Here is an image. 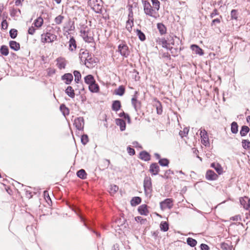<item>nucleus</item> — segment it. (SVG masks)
Here are the masks:
<instances>
[{
  "instance_id": "12",
  "label": "nucleus",
  "mask_w": 250,
  "mask_h": 250,
  "mask_svg": "<svg viewBox=\"0 0 250 250\" xmlns=\"http://www.w3.org/2000/svg\"><path fill=\"white\" fill-rule=\"evenodd\" d=\"M206 178L208 180H215L218 178V175L213 171L208 170L206 172Z\"/></svg>"
},
{
  "instance_id": "58",
  "label": "nucleus",
  "mask_w": 250,
  "mask_h": 250,
  "mask_svg": "<svg viewBox=\"0 0 250 250\" xmlns=\"http://www.w3.org/2000/svg\"><path fill=\"white\" fill-rule=\"evenodd\" d=\"M157 112L158 114H161L162 113V109L161 108V105H160V107H157Z\"/></svg>"
},
{
  "instance_id": "64",
  "label": "nucleus",
  "mask_w": 250,
  "mask_h": 250,
  "mask_svg": "<svg viewBox=\"0 0 250 250\" xmlns=\"http://www.w3.org/2000/svg\"><path fill=\"white\" fill-rule=\"evenodd\" d=\"M232 219L233 220H238V216H235L234 217H232Z\"/></svg>"
},
{
  "instance_id": "27",
  "label": "nucleus",
  "mask_w": 250,
  "mask_h": 250,
  "mask_svg": "<svg viewBox=\"0 0 250 250\" xmlns=\"http://www.w3.org/2000/svg\"><path fill=\"white\" fill-rule=\"evenodd\" d=\"M250 131V128L248 126L243 125L242 126L240 134L241 136H245Z\"/></svg>"
},
{
  "instance_id": "10",
  "label": "nucleus",
  "mask_w": 250,
  "mask_h": 250,
  "mask_svg": "<svg viewBox=\"0 0 250 250\" xmlns=\"http://www.w3.org/2000/svg\"><path fill=\"white\" fill-rule=\"evenodd\" d=\"M74 125L77 129L82 130L84 126L83 118L81 117L76 118L74 121Z\"/></svg>"
},
{
  "instance_id": "26",
  "label": "nucleus",
  "mask_w": 250,
  "mask_h": 250,
  "mask_svg": "<svg viewBox=\"0 0 250 250\" xmlns=\"http://www.w3.org/2000/svg\"><path fill=\"white\" fill-rule=\"evenodd\" d=\"M157 28L160 33L161 35L165 34L166 33L167 29L165 26L162 23H158L157 25Z\"/></svg>"
},
{
  "instance_id": "51",
  "label": "nucleus",
  "mask_w": 250,
  "mask_h": 250,
  "mask_svg": "<svg viewBox=\"0 0 250 250\" xmlns=\"http://www.w3.org/2000/svg\"><path fill=\"white\" fill-rule=\"evenodd\" d=\"M103 165L104 168H107L110 164V161L109 160L104 159L103 161Z\"/></svg>"
},
{
  "instance_id": "52",
  "label": "nucleus",
  "mask_w": 250,
  "mask_h": 250,
  "mask_svg": "<svg viewBox=\"0 0 250 250\" xmlns=\"http://www.w3.org/2000/svg\"><path fill=\"white\" fill-rule=\"evenodd\" d=\"M119 116L121 117L124 116L125 119H127L128 120V122L129 123L130 122V118H129V116L127 114H125L124 112L120 113Z\"/></svg>"
},
{
  "instance_id": "15",
  "label": "nucleus",
  "mask_w": 250,
  "mask_h": 250,
  "mask_svg": "<svg viewBox=\"0 0 250 250\" xmlns=\"http://www.w3.org/2000/svg\"><path fill=\"white\" fill-rule=\"evenodd\" d=\"M149 171L153 175H157L159 171V167L156 163H153L150 166Z\"/></svg>"
},
{
  "instance_id": "3",
  "label": "nucleus",
  "mask_w": 250,
  "mask_h": 250,
  "mask_svg": "<svg viewBox=\"0 0 250 250\" xmlns=\"http://www.w3.org/2000/svg\"><path fill=\"white\" fill-rule=\"evenodd\" d=\"M56 39L57 36L50 32H47L46 33L42 34L41 35V41L43 43H51Z\"/></svg>"
},
{
  "instance_id": "60",
  "label": "nucleus",
  "mask_w": 250,
  "mask_h": 250,
  "mask_svg": "<svg viewBox=\"0 0 250 250\" xmlns=\"http://www.w3.org/2000/svg\"><path fill=\"white\" fill-rule=\"evenodd\" d=\"M215 22L220 23V20L219 19H215L213 20L212 21V25L213 23H215Z\"/></svg>"
},
{
  "instance_id": "21",
  "label": "nucleus",
  "mask_w": 250,
  "mask_h": 250,
  "mask_svg": "<svg viewBox=\"0 0 250 250\" xmlns=\"http://www.w3.org/2000/svg\"><path fill=\"white\" fill-rule=\"evenodd\" d=\"M140 158L144 161H147L150 159V156L148 153L144 151L140 153Z\"/></svg>"
},
{
  "instance_id": "17",
  "label": "nucleus",
  "mask_w": 250,
  "mask_h": 250,
  "mask_svg": "<svg viewBox=\"0 0 250 250\" xmlns=\"http://www.w3.org/2000/svg\"><path fill=\"white\" fill-rule=\"evenodd\" d=\"M66 65L65 61L63 58H59L57 59V66L60 69H64Z\"/></svg>"
},
{
  "instance_id": "31",
  "label": "nucleus",
  "mask_w": 250,
  "mask_h": 250,
  "mask_svg": "<svg viewBox=\"0 0 250 250\" xmlns=\"http://www.w3.org/2000/svg\"><path fill=\"white\" fill-rule=\"evenodd\" d=\"M238 131V125L235 122H233L231 124V131L233 134H236Z\"/></svg>"
},
{
  "instance_id": "32",
  "label": "nucleus",
  "mask_w": 250,
  "mask_h": 250,
  "mask_svg": "<svg viewBox=\"0 0 250 250\" xmlns=\"http://www.w3.org/2000/svg\"><path fill=\"white\" fill-rule=\"evenodd\" d=\"M125 91L124 87L122 85L120 86L117 89H115V94L119 96H122L124 95Z\"/></svg>"
},
{
  "instance_id": "1",
  "label": "nucleus",
  "mask_w": 250,
  "mask_h": 250,
  "mask_svg": "<svg viewBox=\"0 0 250 250\" xmlns=\"http://www.w3.org/2000/svg\"><path fill=\"white\" fill-rule=\"evenodd\" d=\"M88 5L97 13L101 12L103 8L102 0H89Z\"/></svg>"
},
{
  "instance_id": "5",
  "label": "nucleus",
  "mask_w": 250,
  "mask_h": 250,
  "mask_svg": "<svg viewBox=\"0 0 250 250\" xmlns=\"http://www.w3.org/2000/svg\"><path fill=\"white\" fill-rule=\"evenodd\" d=\"M142 3L144 6V10L146 15L150 17H155L154 13H155L154 10L152 8L150 3L146 0H142Z\"/></svg>"
},
{
  "instance_id": "16",
  "label": "nucleus",
  "mask_w": 250,
  "mask_h": 250,
  "mask_svg": "<svg viewBox=\"0 0 250 250\" xmlns=\"http://www.w3.org/2000/svg\"><path fill=\"white\" fill-rule=\"evenodd\" d=\"M116 124L120 126V130L123 131L125 129L126 124L125 122L121 119H117L115 120Z\"/></svg>"
},
{
  "instance_id": "53",
  "label": "nucleus",
  "mask_w": 250,
  "mask_h": 250,
  "mask_svg": "<svg viewBox=\"0 0 250 250\" xmlns=\"http://www.w3.org/2000/svg\"><path fill=\"white\" fill-rule=\"evenodd\" d=\"M1 27L4 29H6L7 28L8 23L5 20L2 21L1 22Z\"/></svg>"
},
{
  "instance_id": "63",
  "label": "nucleus",
  "mask_w": 250,
  "mask_h": 250,
  "mask_svg": "<svg viewBox=\"0 0 250 250\" xmlns=\"http://www.w3.org/2000/svg\"><path fill=\"white\" fill-rule=\"evenodd\" d=\"M46 194H47V197H48L49 199H50V197L49 196V195H48V193H47L46 191H44V196H46Z\"/></svg>"
},
{
  "instance_id": "28",
  "label": "nucleus",
  "mask_w": 250,
  "mask_h": 250,
  "mask_svg": "<svg viewBox=\"0 0 250 250\" xmlns=\"http://www.w3.org/2000/svg\"><path fill=\"white\" fill-rule=\"evenodd\" d=\"M77 175L81 179H85L86 178L87 174L85 170L83 169H82L77 171Z\"/></svg>"
},
{
  "instance_id": "62",
  "label": "nucleus",
  "mask_w": 250,
  "mask_h": 250,
  "mask_svg": "<svg viewBox=\"0 0 250 250\" xmlns=\"http://www.w3.org/2000/svg\"><path fill=\"white\" fill-rule=\"evenodd\" d=\"M155 156L156 157V158L157 159H160V156L159 154L158 153H155Z\"/></svg>"
},
{
  "instance_id": "36",
  "label": "nucleus",
  "mask_w": 250,
  "mask_h": 250,
  "mask_svg": "<svg viewBox=\"0 0 250 250\" xmlns=\"http://www.w3.org/2000/svg\"><path fill=\"white\" fill-rule=\"evenodd\" d=\"M43 22V19L42 17H39L34 21V24L36 27H40L42 25Z\"/></svg>"
},
{
  "instance_id": "49",
  "label": "nucleus",
  "mask_w": 250,
  "mask_h": 250,
  "mask_svg": "<svg viewBox=\"0 0 250 250\" xmlns=\"http://www.w3.org/2000/svg\"><path fill=\"white\" fill-rule=\"evenodd\" d=\"M135 219L137 222H140L141 224H144L146 222V219H143L141 216L136 217Z\"/></svg>"
},
{
  "instance_id": "47",
  "label": "nucleus",
  "mask_w": 250,
  "mask_h": 250,
  "mask_svg": "<svg viewBox=\"0 0 250 250\" xmlns=\"http://www.w3.org/2000/svg\"><path fill=\"white\" fill-rule=\"evenodd\" d=\"M63 19V17L61 15H59L55 18V21L56 24H60L62 23Z\"/></svg>"
},
{
  "instance_id": "40",
  "label": "nucleus",
  "mask_w": 250,
  "mask_h": 250,
  "mask_svg": "<svg viewBox=\"0 0 250 250\" xmlns=\"http://www.w3.org/2000/svg\"><path fill=\"white\" fill-rule=\"evenodd\" d=\"M136 32L137 36L141 41H144L146 40L145 34L140 30L137 29Z\"/></svg>"
},
{
  "instance_id": "39",
  "label": "nucleus",
  "mask_w": 250,
  "mask_h": 250,
  "mask_svg": "<svg viewBox=\"0 0 250 250\" xmlns=\"http://www.w3.org/2000/svg\"><path fill=\"white\" fill-rule=\"evenodd\" d=\"M73 74L75 77V82L76 83H78L80 80L81 79V74L80 72L78 71L75 70L73 72Z\"/></svg>"
},
{
  "instance_id": "48",
  "label": "nucleus",
  "mask_w": 250,
  "mask_h": 250,
  "mask_svg": "<svg viewBox=\"0 0 250 250\" xmlns=\"http://www.w3.org/2000/svg\"><path fill=\"white\" fill-rule=\"evenodd\" d=\"M81 142L83 144L85 145L88 142V136L86 135H83L81 137Z\"/></svg>"
},
{
  "instance_id": "2",
  "label": "nucleus",
  "mask_w": 250,
  "mask_h": 250,
  "mask_svg": "<svg viewBox=\"0 0 250 250\" xmlns=\"http://www.w3.org/2000/svg\"><path fill=\"white\" fill-rule=\"evenodd\" d=\"M144 188L146 196L150 197L152 191L151 179L150 177L146 176L144 180Z\"/></svg>"
},
{
  "instance_id": "56",
  "label": "nucleus",
  "mask_w": 250,
  "mask_h": 250,
  "mask_svg": "<svg viewBox=\"0 0 250 250\" xmlns=\"http://www.w3.org/2000/svg\"><path fill=\"white\" fill-rule=\"evenodd\" d=\"M35 28L34 27L32 26L29 28L28 33L31 35H33L35 32Z\"/></svg>"
},
{
  "instance_id": "13",
  "label": "nucleus",
  "mask_w": 250,
  "mask_h": 250,
  "mask_svg": "<svg viewBox=\"0 0 250 250\" xmlns=\"http://www.w3.org/2000/svg\"><path fill=\"white\" fill-rule=\"evenodd\" d=\"M73 79V77L71 73H66L62 76V80L66 84H70Z\"/></svg>"
},
{
  "instance_id": "23",
  "label": "nucleus",
  "mask_w": 250,
  "mask_h": 250,
  "mask_svg": "<svg viewBox=\"0 0 250 250\" xmlns=\"http://www.w3.org/2000/svg\"><path fill=\"white\" fill-rule=\"evenodd\" d=\"M65 92L70 98H74L75 97L74 90L71 86H68L65 89Z\"/></svg>"
},
{
  "instance_id": "50",
  "label": "nucleus",
  "mask_w": 250,
  "mask_h": 250,
  "mask_svg": "<svg viewBox=\"0 0 250 250\" xmlns=\"http://www.w3.org/2000/svg\"><path fill=\"white\" fill-rule=\"evenodd\" d=\"M127 151L128 154L130 155H133L135 153V150L130 147H127Z\"/></svg>"
},
{
  "instance_id": "43",
  "label": "nucleus",
  "mask_w": 250,
  "mask_h": 250,
  "mask_svg": "<svg viewBox=\"0 0 250 250\" xmlns=\"http://www.w3.org/2000/svg\"><path fill=\"white\" fill-rule=\"evenodd\" d=\"M159 163L162 166H167L169 164V161L167 159H161L159 161Z\"/></svg>"
},
{
  "instance_id": "55",
  "label": "nucleus",
  "mask_w": 250,
  "mask_h": 250,
  "mask_svg": "<svg viewBox=\"0 0 250 250\" xmlns=\"http://www.w3.org/2000/svg\"><path fill=\"white\" fill-rule=\"evenodd\" d=\"M200 248L202 250H209L208 246L205 244H202L200 246Z\"/></svg>"
},
{
  "instance_id": "59",
  "label": "nucleus",
  "mask_w": 250,
  "mask_h": 250,
  "mask_svg": "<svg viewBox=\"0 0 250 250\" xmlns=\"http://www.w3.org/2000/svg\"><path fill=\"white\" fill-rule=\"evenodd\" d=\"M188 131L189 129L187 127H186L184 129L183 132L184 133L185 136L188 134Z\"/></svg>"
},
{
  "instance_id": "44",
  "label": "nucleus",
  "mask_w": 250,
  "mask_h": 250,
  "mask_svg": "<svg viewBox=\"0 0 250 250\" xmlns=\"http://www.w3.org/2000/svg\"><path fill=\"white\" fill-rule=\"evenodd\" d=\"M154 9L158 10L160 8V2L158 0H151Z\"/></svg>"
},
{
  "instance_id": "9",
  "label": "nucleus",
  "mask_w": 250,
  "mask_h": 250,
  "mask_svg": "<svg viewBox=\"0 0 250 250\" xmlns=\"http://www.w3.org/2000/svg\"><path fill=\"white\" fill-rule=\"evenodd\" d=\"M240 204L246 210H250V198L245 196L239 199Z\"/></svg>"
},
{
  "instance_id": "57",
  "label": "nucleus",
  "mask_w": 250,
  "mask_h": 250,
  "mask_svg": "<svg viewBox=\"0 0 250 250\" xmlns=\"http://www.w3.org/2000/svg\"><path fill=\"white\" fill-rule=\"evenodd\" d=\"M218 14V12L216 9H214L213 12L210 14L211 18H213L216 15H217Z\"/></svg>"
},
{
  "instance_id": "29",
  "label": "nucleus",
  "mask_w": 250,
  "mask_h": 250,
  "mask_svg": "<svg viewBox=\"0 0 250 250\" xmlns=\"http://www.w3.org/2000/svg\"><path fill=\"white\" fill-rule=\"evenodd\" d=\"M129 17H130V14L129 15ZM133 26V18L131 19L129 18V19L126 21V28L128 31H130L132 29V27Z\"/></svg>"
},
{
  "instance_id": "24",
  "label": "nucleus",
  "mask_w": 250,
  "mask_h": 250,
  "mask_svg": "<svg viewBox=\"0 0 250 250\" xmlns=\"http://www.w3.org/2000/svg\"><path fill=\"white\" fill-rule=\"evenodd\" d=\"M9 45L11 49L15 51H18L20 48V44L15 41H10L9 42Z\"/></svg>"
},
{
  "instance_id": "41",
  "label": "nucleus",
  "mask_w": 250,
  "mask_h": 250,
  "mask_svg": "<svg viewBox=\"0 0 250 250\" xmlns=\"http://www.w3.org/2000/svg\"><path fill=\"white\" fill-rule=\"evenodd\" d=\"M242 146L244 149L250 148V142L248 140H243L242 141Z\"/></svg>"
},
{
  "instance_id": "46",
  "label": "nucleus",
  "mask_w": 250,
  "mask_h": 250,
  "mask_svg": "<svg viewBox=\"0 0 250 250\" xmlns=\"http://www.w3.org/2000/svg\"><path fill=\"white\" fill-rule=\"evenodd\" d=\"M10 36L11 38L15 39L17 36V30L14 29H12L10 31Z\"/></svg>"
},
{
  "instance_id": "30",
  "label": "nucleus",
  "mask_w": 250,
  "mask_h": 250,
  "mask_svg": "<svg viewBox=\"0 0 250 250\" xmlns=\"http://www.w3.org/2000/svg\"><path fill=\"white\" fill-rule=\"evenodd\" d=\"M121 103L119 101H115L113 102L112 105V108L114 111H118L121 108Z\"/></svg>"
},
{
  "instance_id": "20",
  "label": "nucleus",
  "mask_w": 250,
  "mask_h": 250,
  "mask_svg": "<svg viewBox=\"0 0 250 250\" xmlns=\"http://www.w3.org/2000/svg\"><path fill=\"white\" fill-rule=\"evenodd\" d=\"M76 41L73 37H71L69 41V49L71 51H73L76 48Z\"/></svg>"
},
{
  "instance_id": "18",
  "label": "nucleus",
  "mask_w": 250,
  "mask_h": 250,
  "mask_svg": "<svg viewBox=\"0 0 250 250\" xmlns=\"http://www.w3.org/2000/svg\"><path fill=\"white\" fill-rule=\"evenodd\" d=\"M138 211L141 215H147L148 211L146 205H142L138 208Z\"/></svg>"
},
{
  "instance_id": "35",
  "label": "nucleus",
  "mask_w": 250,
  "mask_h": 250,
  "mask_svg": "<svg viewBox=\"0 0 250 250\" xmlns=\"http://www.w3.org/2000/svg\"><path fill=\"white\" fill-rule=\"evenodd\" d=\"M141 202V199L139 197H133L131 200V204L132 206H135L139 204Z\"/></svg>"
},
{
  "instance_id": "11",
  "label": "nucleus",
  "mask_w": 250,
  "mask_h": 250,
  "mask_svg": "<svg viewBox=\"0 0 250 250\" xmlns=\"http://www.w3.org/2000/svg\"><path fill=\"white\" fill-rule=\"evenodd\" d=\"M88 52L87 50H84L81 49L79 54V58L80 59L82 62H83L86 63V62L88 61Z\"/></svg>"
},
{
  "instance_id": "22",
  "label": "nucleus",
  "mask_w": 250,
  "mask_h": 250,
  "mask_svg": "<svg viewBox=\"0 0 250 250\" xmlns=\"http://www.w3.org/2000/svg\"><path fill=\"white\" fill-rule=\"evenodd\" d=\"M89 90L93 93H97L99 91V85L95 82L89 85Z\"/></svg>"
},
{
  "instance_id": "61",
  "label": "nucleus",
  "mask_w": 250,
  "mask_h": 250,
  "mask_svg": "<svg viewBox=\"0 0 250 250\" xmlns=\"http://www.w3.org/2000/svg\"><path fill=\"white\" fill-rule=\"evenodd\" d=\"M247 121L249 124V125H250V116H248L247 117Z\"/></svg>"
},
{
  "instance_id": "33",
  "label": "nucleus",
  "mask_w": 250,
  "mask_h": 250,
  "mask_svg": "<svg viewBox=\"0 0 250 250\" xmlns=\"http://www.w3.org/2000/svg\"><path fill=\"white\" fill-rule=\"evenodd\" d=\"M131 103L134 106V109L136 111L137 110V108L139 107L140 105V103L137 101V98L135 96H134L131 99Z\"/></svg>"
},
{
  "instance_id": "7",
  "label": "nucleus",
  "mask_w": 250,
  "mask_h": 250,
  "mask_svg": "<svg viewBox=\"0 0 250 250\" xmlns=\"http://www.w3.org/2000/svg\"><path fill=\"white\" fill-rule=\"evenodd\" d=\"M200 135L201 136V142L203 145L205 146H208L209 145V139L207 132L205 129H201Z\"/></svg>"
},
{
  "instance_id": "19",
  "label": "nucleus",
  "mask_w": 250,
  "mask_h": 250,
  "mask_svg": "<svg viewBox=\"0 0 250 250\" xmlns=\"http://www.w3.org/2000/svg\"><path fill=\"white\" fill-rule=\"evenodd\" d=\"M190 48L196 54H199L201 56L204 54L203 50L197 45H191Z\"/></svg>"
},
{
  "instance_id": "54",
  "label": "nucleus",
  "mask_w": 250,
  "mask_h": 250,
  "mask_svg": "<svg viewBox=\"0 0 250 250\" xmlns=\"http://www.w3.org/2000/svg\"><path fill=\"white\" fill-rule=\"evenodd\" d=\"M231 16L232 19H236L237 18L236 10H232L231 12Z\"/></svg>"
},
{
  "instance_id": "45",
  "label": "nucleus",
  "mask_w": 250,
  "mask_h": 250,
  "mask_svg": "<svg viewBox=\"0 0 250 250\" xmlns=\"http://www.w3.org/2000/svg\"><path fill=\"white\" fill-rule=\"evenodd\" d=\"M118 187L116 185H111L110 186L109 192L111 194H114L118 191Z\"/></svg>"
},
{
  "instance_id": "14",
  "label": "nucleus",
  "mask_w": 250,
  "mask_h": 250,
  "mask_svg": "<svg viewBox=\"0 0 250 250\" xmlns=\"http://www.w3.org/2000/svg\"><path fill=\"white\" fill-rule=\"evenodd\" d=\"M211 167L213 168L218 174L220 175L223 173V168L218 163H212L211 164Z\"/></svg>"
},
{
  "instance_id": "25",
  "label": "nucleus",
  "mask_w": 250,
  "mask_h": 250,
  "mask_svg": "<svg viewBox=\"0 0 250 250\" xmlns=\"http://www.w3.org/2000/svg\"><path fill=\"white\" fill-rule=\"evenodd\" d=\"M84 82L88 85L95 82V80L93 76L91 75H88L84 77Z\"/></svg>"
},
{
  "instance_id": "42",
  "label": "nucleus",
  "mask_w": 250,
  "mask_h": 250,
  "mask_svg": "<svg viewBox=\"0 0 250 250\" xmlns=\"http://www.w3.org/2000/svg\"><path fill=\"white\" fill-rule=\"evenodd\" d=\"M60 109L64 115L69 114V109L64 105L62 104L60 106Z\"/></svg>"
},
{
  "instance_id": "8",
  "label": "nucleus",
  "mask_w": 250,
  "mask_h": 250,
  "mask_svg": "<svg viewBox=\"0 0 250 250\" xmlns=\"http://www.w3.org/2000/svg\"><path fill=\"white\" fill-rule=\"evenodd\" d=\"M118 51L122 56L127 57L129 54V50L126 44L122 43L118 46Z\"/></svg>"
},
{
  "instance_id": "38",
  "label": "nucleus",
  "mask_w": 250,
  "mask_h": 250,
  "mask_svg": "<svg viewBox=\"0 0 250 250\" xmlns=\"http://www.w3.org/2000/svg\"><path fill=\"white\" fill-rule=\"evenodd\" d=\"M187 242L188 245L192 247L195 246L197 244L196 240L190 237L187 238Z\"/></svg>"
},
{
  "instance_id": "37",
  "label": "nucleus",
  "mask_w": 250,
  "mask_h": 250,
  "mask_svg": "<svg viewBox=\"0 0 250 250\" xmlns=\"http://www.w3.org/2000/svg\"><path fill=\"white\" fill-rule=\"evenodd\" d=\"M0 53L4 56H7L9 54V50L8 47L5 45H2L0 49Z\"/></svg>"
},
{
  "instance_id": "34",
  "label": "nucleus",
  "mask_w": 250,
  "mask_h": 250,
  "mask_svg": "<svg viewBox=\"0 0 250 250\" xmlns=\"http://www.w3.org/2000/svg\"><path fill=\"white\" fill-rule=\"evenodd\" d=\"M160 229L164 231H167L168 229V224L167 222L162 221L160 225Z\"/></svg>"
},
{
  "instance_id": "6",
  "label": "nucleus",
  "mask_w": 250,
  "mask_h": 250,
  "mask_svg": "<svg viewBox=\"0 0 250 250\" xmlns=\"http://www.w3.org/2000/svg\"><path fill=\"white\" fill-rule=\"evenodd\" d=\"M173 205V200L170 198H167L160 203V208L162 210L166 208L171 209Z\"/></svg>"
},
{
  "instance_id": "4",
  "label": "nucleus",
  "mask_w": 250,
  "mask_h": 250,
  "mask_svg": "<svg viewBox=\"0 0 250 250\" xmlns=\"http://www.w3.org/2000/svg\"><path fill=\"white\" fill-rule=\"evenodd\" d=\"M81 36L87 42H92L93 41V38L91 36V34L89 31L88 28L84 27L81 30Z\"/></svg>"
}]
</instances>
